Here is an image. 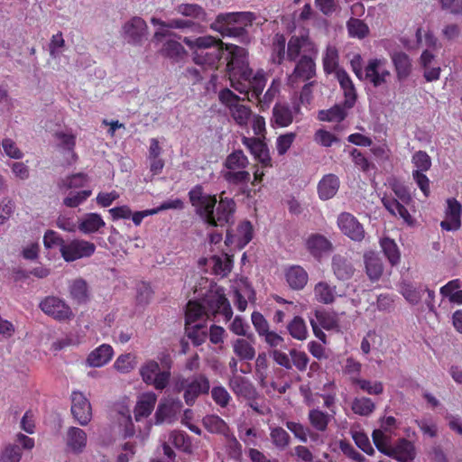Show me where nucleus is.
I'll use <instances>...</instances> for the list:
<instances>
[{
	"mask_svg": "<svg viewBox=\"0 0 462 462\" xmlns=\"http://www.w3.org/2000/svg\"><path fill=\"white\" fill-rule=\"evenodd\" d=\"M224 192L220 196L218 205L217 206L216 196L209 195L203 191L201 186L194 187L189 192V197L195 211L204 221L212 226H224L234 219L236 203L232 199L224 198Z\"/></svg>",
	"mask_w": 462,
	"mask_h": 462,
	"instance_id": "nucleus-1",
	"label": "nucleus"
},
{
	"mask_svg": "<svg viewBox=\"0 0 462 462\" xmlns=\"http://www.w3.org/2000/svg\"><path fill=\"white\" fill-rule=\"evenodd\" d=\"M225 49L229 52V60L226 64V76L230 81V86L240 94L250 98V88L252 79L254 78V70L249 67L247 51L245 49L233 45L226 44Z\"/></svg>",
	"mask_w": 462,
	"mask_h": 462,
	"instance_id": "nucleus-2",
	"label": "nucleus"
},
{
	"mask_svg": "<svg viewBox=\"0 0 462 462\" xmlns=\"http://www.w3.org/2000/svg\"><path fill=\"white\" fill-rule=\"evenodd\" d=\"M183 42L191 51L192 60L199 66L215 68L223 56L225 44L213 36L184 37Z\"/></svg>",
	"mask_w": 462,
	"mask_h": 462,
	"instance_id": "nucleus-3",
	"label": "nucleus"
},
{
	"mask_svg": "<svg viewBox=\"0 0 462 462\" xmlns=\"http://www.w3.org/2000/svg\"><path fill=\"white\" fill-rule=\"evenodd\" d=\"M218 99L227 109L232 122L242 129H248L254 112L245 104V97H241L226 88L219 91Z\"/></svg>",
	"mask_w": 462,
	"mask_h": 462,
	"instance_id": "nucleus-4",
	"label": "nucleus"
},
{
	"mask_svg": "<svg viewBox=\"0 0 462 462\" xmlns=\"http://www.w3.org/2000/svg\"><path fill=\"white\" fill-rule=\"evenodd\" d=\"M254 15L250 12L220 14L210 27L223 36H243L245 27L252 24Z\"/></svg>",
	"mask_w": 462,
	"mask_h": 462,
	"instance_id": "nucleus-5",
	"label": "nucleus"
},
{
	"mask_svg": "<svg viewBox=\"0 0 462 462\" xmlns=\"http://www.w3.org/2000/svg\"><path fill=\"white\" fill-rule=\"evenodd\" d=\"M252 80L253 81L251 82L250 88V101L255 99L260 109L264 110L269 107L271 103L274 100L275 97L280 92L281 82L279 79H273L265 93L263 94L267 82L266 72L262 69H257L254 73V78Z\"/></svg>",
	"mask_w": 462,
	"mask_h": 462,
	"instance_id": "nucleus-6",
	"label": "nucleus"
},
{
	"mask_svg": "<svg viewBox=\"0 0 462 462\" xmlns=\"http://www.w3.org/2000/svg\"><path fill=\"white\" fill-rule=\"evenodd\" d=\"M162 363L168 367L167 370L161 371L159 363L155 360H147L144 362L140 369L139 374L144 383L153 386L156 390H164L171 379V360L169 356L161 359Z\"/></svg>",
	"mask_w": 462,
	"mask_h": 462,
	"instance_id": "nucleus-7",
	"label": "nucleus"
},
{
	"mask_svg": "<svg viewBox=\"0 0 462 462\" xmlns=\"http://www.w3.org/2000/svg\"><path fill=\"white\" fill-rule=\"evenodd\" d=\"M209 388V380L203 374L194 375L191 378L178 376L174 383L176 392H184L183 399L189 406L193 405L199 395L208 393Z\"/></svg>",
	"mask_w": 462,
	"mask_h": 462,
	"instance_id": "nucleus-8",
	"label": "nucleus"
},
{
	"mask_svg": "<svg viewBox=\"0 0 462 462\" xmlns=\"http://www.w3.org/2000/svg\"><path fill=\"white\" fill-rule=\"evenodd\" d=\"M390 77L391 71L388 69L386 59L374 58L369 60L365 65L363 79L367 80L374 88H378L386 84Z\"/></svg>",
	"mask_w": 462,
	"mask_h": 462,
	"instance_id": "nucleus-9",
	"label": "nucleus"
},
{
	"mask_svg": "<svg viewBox=\"0 0 462 462\" xmlns=\"http://www.w3.org/2000/svg\"><path fill=\"white\" fill-rule=\"evenodd\" d=\"M318 49L308 35H293L287 44L286 57L291 61L300 59L301 56H317Z\"/></svg>",
	"mask_w": 462,
	"mask_h": 462,
	"instance_id": "nucleus-10",
	"label": "nucleus"
},
{
	"mask_svg": "<svg viewBox=\"0 0 462 462\" xmlns=\"http://www.w3.org/2000/svg\"><path fill=\"white\" fill-rule=\"evenodd\" d=\"M42 311L59 321L69 320L73 317L70 307L60 298L47 296L39 304Z\"/></svg>",
	"mask_w": 462,
	"mask_h": 462,
	"instance_id": "nucleus-11",
	"label": "nucleus"
},
{
	"mask_svg": "<svg viewBox=\"0 0 462 462\" xmlns=\"http://www.w3.org/2000/svg\"><path fill=\"white\" fill-rule=\"evenodd\" d=\"M96 246L93 243L85 240H73L61 245L60 254L66 262H72L94 254Z\"/></svg>",
	"mask_w": 462,
	"mask_h": 462,
	"instance_id": "nucleus-12",
	"label": "nucleus"
},
{
	"mask_svg": "<svg viewBox=\"0 0 462 462\" xmlns=\"http://www.w3.org/2000/svg\"><path fill=\"white\" fill-rule=\"evenodd\" d=\"M317 56H301L299 59L294 70L288 77V84L291 87H294L300 81H305L310 79L315 76L316 73V64L314 60Z\"/></svg>",
	"mask_w": 462,
	"mask_h": 462,
	"instance_id": "nucleus-13",
	"label": "nucleus"
},
{
	"mask_svg": "<svg viewBox=\"0 0 462 462\" xmlns=\"http://www.w3.org/2000/svg\"><path fill=\"white\" fill-rule=\"evenodd\" d=\"M337 226L341 232L353 241L361 242L365 237L363 226L350 213H341L337 217Z\"/></svg>",
	"mask_w": 462,
	"mask_h": 462,
	"instance_id": "nucleus-14",
	"label": "nucleus"
},
{
	"mask_svg": "<svg viewBox=\"0 0 462 462\" xmlns=\"http://www.w3.org/2000/svg\"><path fill=\"white\" fill-rule=\"evenodd\" d=\"M71 413L82 426L88 424L92 418V409L88 400L80 392H73L71 395Z\"/></svg>",
	"mask_w": 462,
	"mask_h": 462,
	"instance_id": "nucleus-15",
	"label": "nucleus"
},
{
	"mask_svg": "<svg viewBox=\"0 0 462 462\" xmlns=\"http://www.w3.org/2000/svg\"><path fill=\"white\" fill-rule=\"evenodd\" d=\"M241 142L262 167H272L269 149L262 138H251L244 135Z\"/></svg>",
	"mask_w": 462,
	"mask_h": 462,
	"instance_id": "nucleus-16",
	"label": "nucleus"
},
{
	"mask_svg": "<svg viewBox=\"0 0 462 462\" xmlns=\"http://www.w3.org/2000/svg\"><path fill=\"white\" fill-rule=\"evenodd\" d=\"M204 305L207 312H210L212 314L220 313L227 319L232 316V310L229 302L224 293L219 290L211 291L208 294L204 299Z\"/></svg>",
	"mask_w": 462,
	"mask_h": 462,
	"instance_id": "nucleus-17",
	"label": "nucleus"
},
{
	"mask_svg": "<svg viewBox=\"0 0 462 462\" xmlns=\"http://www.w3.org/2000/svg\"><path fill=\"white\" fill-rule=\"evenodd\" d=\"M462 206L456 199L447 200L445 219L441 221L440 226L447 231H456L461 226Z\"/></svg>",
	"mask_w": 462,
	"mask_h": 462,
	"instance_id": "nucleus-18",
	"label": "nucleus"
},
{
	"mask_svg": "<svg viewBox=\"0 0 462 462\" xmlns=\"http://www.w3.org/2000/svg\"><path fill=\"white\" fill-rule=\"evenodd\" d=\"M148 26L141 17H133L126 22L123 28V35L125 39L131 43H139L147 34Z\"/></svg>",
	"mask_w": 462,
	"mask_h": 462,
	"instance_id": "nucleus-19",
	"label": "nucleus"
},
{
	"mask_svg": "<svg viewBox=\"0 0 462 462\" xmlns=\"http://www.w3.org/2000/svg\"><path fill=\"white\" fill-rule=\"evenodd\" d=\"M386 456L396 459L399 462H412L416 457V448L412 442L406 439H399Z\"/></svg>",
	"mask_w": 462,
	"mask_h": 462,
	"instance_id": "nucleus-20",
	"label": "nucleus"
},
{
	"mask_svg": "<svg viewBox=\"0 0 462 462\" xmlns=\"http://www.w3.org/2000/svg\"><path fill=\"white\" fill-rule=\"evenodd\" d=\"M181 406V402L179 400H162L155 411L156 423L172 422L180 412Z\"/></svg>",
	"mask_w": 462,
	"mask_h": 462,
	"instance_id": "nucleus-21",
	"label": "nucleus"
},
{
	"mask_svg": "<svg viewBox=\"0 0 462 462\" xmlns=\"http://www.w3.org/2000/svg\"><path fill=\"white\" fill-rule=\"evenodd\" d=\"M331 269L338 281H348L356 273L351 259L342 254H335L332 257Z\"/></svg>",
	"mask_w": 462,
	"mask_h": 462,
	"instance_id": "nucleus-22",
	"label": "nucleus"
},
{
	"mask_svg": "<svg viewBox=\"0 0 462 462\" xmlns=\"http://www.w3.org/2000/svg\"><path fill=\"white\" fill-rule=\"evenodd\" d=\"M228 385L233 393L239 397L252 400L256 396L255 388L246 378L241 375H232L229 379Z\"/></svg>",
	"mask_w": 462,
	"mask_h": 462,
	"instance_id": "nucleus-23",
	"label": "nucleus"
},
{
	"mask_svg": "<svg viewBox=\"0 0 462 462\" xmlns=\"http://www.w3.org/2000/svg\"><path fill=\"white\" fill-rule=\"evenodd\" d=\"M157 402V395L153 392H147L142 393L136 402L134 408V418L136 420H141L147 418L154 409Z\"/></svg>",
	"mask_w": 462,
	"mask_h": 462,
	"instance_id": "nucleus-24",
	"label": "nucleus"
},
{
	"mask_svg": "<svg viewBox=\"0 0 462 462\" xmlns=\"http://www.w3.org/2000/svg\"><path fill=\"white\" fill-rule=\"evenodd\" d=\"M178 14L190 18L191 21L200 24L208 20V14L205 9L198 4L183 3L175 7Z\"/></svg>",
	"mask_w": 462,
	"mask_h": 462,
	"instance_id": "nucleus-25",
	"label": "nucleus"
},
{
	"mask_svg": "<svg viewBox=\"0 0 462 462\" xmlns=\"http://www.w3.org/2000/svg\"><path fill=\"white\" fill-rule=\"evenodd\" d=\"M365 273L371 281H377L383 274V266L381 258L373 251L364 254Z\"/></svg>",
	"mask_w": 462,
	"mask_h": 462,
	"instance_id": "nucleus-26",
	"label": "nucleus"
},
{
	"mask_svg": "<svg viewBox=\"0 0 462 462\" xmlns=\"http://www.w3.org/2000/svg\"><path fill=\"white\" fill-rule=\"evenodd\" d=\"M251 341L245 338H236L232 341L231 346L235 356L240 361H251L255 357V348Z\"/></svg>",
	"mask_w": 462,
	"mask_h": 462,
	"instance_id": "nucleus-27",
	"label": "nucleus"
},
{
	"mask_svg": "<svg viewBox=\"0 0 462 462\" xmlns=\"http://www.w3.org/2000/svg\"><path fill=\"white\" fill-rule=\"evenodd\" d=\"M66 444L70 451L80 453L87 445L86 432L77 427H70L67 431Z\"/></svg>",
	"mask_w": 462,
	"mask_h": 462,
	"instance_id": "nucleus-28",
	"label": "nucleus"
},
{
	"mask_svg": "<svg viewBox=\"0 0 462 462\" xmlns=\"http://www.w3.org/2000/svg\"><path fill=\"white\" fill-rule=\"evenodd\" d=\"M336 78L338 80L341 88L344 90L345 95V106L347 108H351L356 99V93L354 87V84L348 76V74L344 69L337 70Z\"/></svg>",
	"mask_w": 462,
	"mask_h": 462,
	"instance_id": "nucleus-29",
	"label": "nucleus"
},
{
	"mask_svg": "<svg viewBox=\"0 0 462 462\" xmlns=\"http://www.w3.org/2000/svg\"><path fill=\"white\" fill-rule=\"evenodd\" d=\"M114 355L111 346L103 344L94 349L88 356L87 362L90 366L100 367L107 364Z\"/></svg>",
	"mask_w": 462,
	"mask_h": 462,
	"instance_id": "nucleus-30",
	"label": "nucleus"
},
{
	"mask_svg": "<svg viewBox=\"0 0 462 462\" xmlns=\"http://www.w3.org/2000/svg\"><path fill=\"white\" fill-rule=\"evenodd\" d=\"M339 183V179L336 175H325L318 186L319 198L324 200L333 198L338 190Z\"/></svg>",
	"mask_w": 462,
	"mask_h": 462,
	"instance_id": "nucleus-31",
	"label": "nucleus"
},
{
	"mask_svg": "<svg viewBox=\"0 0 462 462\" xmlns=\"http://www.w3.org/2000/svg\"><path fill=\"white\" fill-rule=\"evenodd\" d=\"M213 273L220 277H226L232 270L233 261L226 254L213 255L207 260Z\"/></svg>",
	"mask_w": 462,
	"mask_h": 462,
	"instance_id": "nucleus-32",
	"label": "nucleus"
},
{
	"mask_svg": "<svg viewBox=\"0 0 462 462\" xmlns=\"http://www.w3.org/2000/svg\"><path fill=\"white\" fill-rule=\"evenodd\" d=\"M313 292L317 301L323 304L333 303L337 296V287L324 281L319 282L314 286Z\"/></svg>",
	"mask_w": 462,
	"mask_h": 462,
	"instance_id": "nucleus-33",
	"label": "nucleus"
},
{
	"mask_svg": "<svg viewBox=\"0 0 462 462\" xmlns=\"http://www.w3.org/2000/svg\"><path fill=\"white\" fill-rule=\"evenodd\" d=\"M289 286L293 290H301L308 282L307 272L299 265L290 267L285 273Z\"/></svg>",
	"mask_w": 462,
	"mask_h": 462,
	"instance_id": "nucleus-34",
	"label": "nucleus"
},
{
	"mask_svg": "<svg viewBox=\"0 0 462 462\" xmlns=\"http://www.w3.org/2000/svg\"><path fill=\"white\" fill-rule=\"evenodd\" d=\"M294 118L293 111L285 105L276 104L273 108L272 123L279 127H287Z\"/></svg>",
	"mask_w": 462,
	"mask_h": 462,
	"instance_id": "nucleus-35",
	"label": "nucleus"
},
{
	"mask_svg": "<svg viewBox=\"0 0 462 462\" xmlns=\"http://www.w3.org/2000/svg\"><path fill=\"white\" fill-rule=\"evenodd\" d=\"M105 226V221L97 213H88L84 215L79 221L78 228L84 234L97 232Z\"/></svg>",
	"mask_w": 462,
	"mask_h": 462,
	"instance_id": "nucleus-36",
	"label": "nucleus"
},
{
	"mask_svg": "<svg viewBox=\"0 0 462 462\" xmlns=\"http://www.w3.org/2000/svg\"><path fill=\"white\" fill-rule=\"evenodd\" d=\"M391 58L395 67L398 79L402 80L406 79L411 71V61L409 56L402 51H399L393 53Z\"/></svg>",
	"mask_w": 462,
	"mask_h": 462,
	"instance_id": "nucleus-37",
	"label": "nucleus"
},
{
	"mask_svg": "<svg viewBox=\"0 0 462 462\" xmlns=\"http://www.w3.org/2000/svg\"><path fill=\"white\" fill-rule=\"evenodd\" d=\"M306 245L308 250L316 257L320 256L322 254L328 253L332 249L331 243L321 235L310 236L308 238Z\"/></svg>",
	"mask_w": 462,
	"mask_h": 462,
	"instance_id": "nucleus-38",
	"label": "nucleus"
},
{
	"mask_svg": "<svg viewBox=\"0 0 462 462\" xmlns=\"http://www.w3.org/2000/svg\"><path fill=\"white\" fill-rule=\"evenodd\" d=\"M382 202L385 208L393 216H399L404 223L408 226L414 225V219L407 210V208L400 204L396 199H382Z\"/></svg>",
	"mask_w": 462,
	"mask_h": 462,
	"instance_id": "nucleus-39",
	"label": "nucleus"
},
{
	"mask_svg": "<svg viewBox=\"0 0 462 462\" xmlns=\"http://www.w3.org/2000/svg\"><path fill=\"white\" fill-rule=\"evenodd\" d=\"M202 424L210 433L220 434L226 438L229 437V428L227 424L217 415L205 416L202 420Z\"/></svg>",
	"mask_w": 462,
	"mask_h": 462,
	"instance_id": "nucleus-40",
	"label": "nucleus"
},
{
	"mask_svg": "<svg viewBox=\"0 0 462 462\" xmlns=\"http://www.w3.org/2000/svg\"><path fill=\"white\" fill-rule=\"evenodd\" d=\"M71 298L79 303L86 302L89 299V290L85 280L79 278L69 284Z\"/></svg>",
	"mask_w": 462,
	"mask_h": 462,
	"instance_id": "nucleus-41",
	"label": "nucleus"
},
{
	"mask_svg": "<svg viewBox=\"0 0 462 462\" xmlns=\"http://www.w3.org/2000/svg\"><path fill=\"white\" fill-rule=\"evenodd\" d=\"M249 165V160L242 150H236L228 154L224 166L229 170H245Z\"/></svg>",
	"mask_w": 462,
	"mask_h": 462,
	"instance_id": "nucleus-42",
	"label": "nucleus"
},
{
	"mask_svg": "<svg viewBox=\"0 0 462 462\" xmlns=\"http://www.w3.org/2000/svg\"><path fill=\"white\" fill-rule=\"evenodd\" d=\"M425 291L426 287H416L410 283H402L400 291L409 303L416 305L421 300Z\"/></svg>",
	"mask_w": 462,
	"mask_h": 462,
	"instance_id": "nucleus-43",
	"label": "nucleus"
},
{
	"mask_svg": "<svg viewBox=\"0 0 462 462\" xmlns=\"http://www.w3.org/2000/svg\"><path fill=\"white\" fill-rule=\"evenodd\" d=\"M270 438L273 445L279 450H284L290 445L291 437L282 427L270 428Z\"/></svg>",
	"mask_w": 462,
	"mask_h": 462,
	"instance_id": "nucleus-44",
	"label": "nucleus"
},
{
	"mask_svg": "<svg viewBox=\"0 0 462 462\" xmlns=\"http://www.w3.org/2000/svg\"><path fill=\"white\" fill-rule=\"evenodd\" d=\"M169 443L186 453L192 452L191 440L187 434L181 431H171L169 435Z\"/></svg>",
	"mask_w": 462,
	"mask_h": 462,
	"instance_id": "nucleus-45",
	"label": "nucleus"
},
{
	"mask_svg": "<svg viewBox=\"0 0 462 462\" xmlns=\"http://www.w3.org/2000/svg\"><path fill=\"white\" fill-rule=\"evenodd\" d=\"M323 68L327 73H336L338 68V52L336 47L328 45L323 56Z\"/></svg>",
	"mask_w": 462,
	"mask_h": 462,
	"instance_id": "nucleus-46",
	"label": "nucleus"
},
{
	"mask_svg": "<svg viewBox=\"0 0 462 462\" xmlns=\"http://www.w3.org/2000/svg\"><path fill=\"white\" fill-rule=\"evenodd\" d=\"M290 335L297 339L303 341L308 337V328L302 318L296 316L287 326Z\"/></svg>",
	"mask_w": 462,
	"mask_h": 462,
	"instance_id": "nucleus-47",
	"label": "nucleus"
},
{
	"mask_svg": "<svg viewBox=\"0 0 462 462\" xmlns=\"http://www.w3.org/2000/svg\"><path fill=\"white\" fill-rule=\"evenodd\" d=\"M380 245L391 264H397L400 262L401 254L396 243L393 239L385 237L381 239Z\"/></svg>",
	"mask_w": 462,
	"mask_h": 462,
	"instance_id": "nucleus-48",
	"label": "nucleus"
},
{
	"mask_svg": "<svg viewBox=\"0 0 462 462\" xmlns=\"http://www.w3.org/2000/svg\"><path fill=\"white\" fill-rule=\"evenodd\" d=\"M352 384L357 385L362 391L368 394L379 395L383 392V385L381 382H372L356 376L351 377Z\"/></svg>",
	"mask_w": 462,
	"mask_h": 462,
	"instance_id": "nucleus-49",
	"label": "nucleus"
},
{
	"mask_svg": "<svg viewBox=\"0 0 462 462\" xmlns=\"http://www.w3.org/2000/svg\"><path fill=\"white\" fill-rule=\"evenodd\" d=\"M351 409L356 414L360 416H368L375 409V404L370 398H355L353 400Z\"/></svg>",
	"mask_w": 462,
	"mask_h": 462,
	"instance_id": "nucleus-50",
	"label": "nucleus"
},
{
	"mask_svg": "<svg viewBox=\"0 0 462 462\" xmlns=\"http://www.w3.org/2000/svg\"><path fill=\"white\" fill-rule=\"evenodd\" d=\"M346 28L351 37L363 39L369 33V28L365 23L357 18H350L346 23Z\"/></svg>",
	"mask_w": 462,
	"mask_h": 462,
	"instance_id": "nucleus-51",
	"label": "nucleus"
},
{
	"mask_svg": "<svg viewBox=\"0 0 462 462\" xmlns=\"http://www.w3.org/2000/svg\"><path fill=\"white\" fill-rule=\"evenodd\" d=\"M161 53L171 59H178L185 54V49L178 41L168 40L163 43Z\"/></svg>",
	"mask_w": 462,
	"mask_h": 462,
	"instance_id": "nucleus-52",
	"label": "nucleus"
},
{
	"mask_svg": "<svg viewBox=\"0 0 462 462\" xmlns=\"http://www.w3.org/2000/svg\"><path fill=\"white\" fill-rule=\"evenodd\" d=\"M372 437L377 449L386 455V452L392 448L391 433L377 429L373 431Z\"/></svg>",
	"mask_w": 462,
	"mask_h": 462,
	"instance_id": "nucleus-53",
	"label": "nucleus"
},
{
	"mask_svg": "<svg viewBox=\"0 0 462 462\" xmlns=\"http://www.w3.org/2000/svg\"><path fill=\"white\" fill-rule=\"evenodd\" d=\"M223 178L230 184L239 185L247 183L251 174L246 170H229L223 171Z\"/></svg>",
	"mask_w": 462,
	"mask_h": 462,
	"instance_id": "nucleus-54",
	"label": "nucleus"
},
{
	"mask_svg": "<svg viewBox=\"0 0 462 462\" xmlns=\"http://www.w3.org/2000/svg\"><path fill=\"white\" fill-rule=\"evenodd\" d=\"M309 420L317 430L325 431L329 422V416L319 410L314 409L309 413Z\"/></svg>",
	"mask_w": 462,
	"mask_h": 462,
	"instance_id": "nucleus-55",
	"label": "nucleus"
},
{
	"mask_svg": "<svg viewBox=\"0 0 462 462\" xmlns=\"http://www.w3.org/2000/svg\"><path fill=\"white\" fill-rule=\"evenodd\" d=\"M346 109L348 108L345 105L343 106L340 105L334 106L327 111H320L319 119L322 121L340 122L346 116Z\"/></svg>",
	"mask_w": 462,
	"mask_h": 462,
	"instance_id": "nucleus-56",
	"label": "nucleus"
},
{
	"mask_svg": "<svg viewBox=\"0 0 462 462\" xmlns=\"http://www.w3.org/2000/svg\"><path fill=\"white\" fill-rule=\"evenodd\" d=\"M167 28L180 29V30L189 29L190 31L196 32H204V27L202 25H200L198 23H195L191 20H185V19H181V18H174V19L170 20L167 23Z\"/></svg>",
	"mask_w": 462,
	"mask_h": 462,
	"instance_id": "nucleus-57",
	"label": "nucleus"
},
{
	"mask_svg": "<svg viewBox=\"0 0 462 462\" xmlns=\"http://www.w3.org/2000/svg\"><path fill=\"white\" fill-rule=\"evenodd\" d=\"M286 40L282 34H276L273 41L272 60L277 64H281L285 58Z\"/></svg>",
	"mask_w": 462,
	"mask_h": 462,
	"instance_id": "nucleus-58",
	"label": "nucleus"
},
{
	"mask_svg": "<svg viewBox=\"0 0 462 462\" xmlns=\"http://www.w3.org/2000/svg\"><path fill=\"white\" fill-rule=\"evenodd\" d=\"M88 180V178L85 173H76L62 179L59 183V187L66 189L81 188L85 186Z\"/></svg>",
	"mask_w": 462,
	"mask_h": 462,
	"instance_id": "nucleus-59",
	"label": "nucleus"
},
{
	"mask_svg": "<svg viewBox=\"0 0 462 462\" xmlns=\"http://www.w3.org/2000/svg\"><path fill=\"white\" fill-rule=\"evenodd\" d=\"M203 314H208L205 305L195 301H189L186 310V325L191 326Z\"/></svg>",
	"mask_w": 462,
	"mask_h": 462,
	"instance_id": "nucleus-60",
	"label": "nucleus"
},
{
	"mask_svg": "<svg viewBox=\"0 0 462 462\" xmlns=\"http://www.w3.org/2000/svg\"><path fill=\"white\" fill-rule=\"evenodd\" d=\"M411 162L415 167L414 171H427L431 167V159L426 152L418 151L411 158Z\"/></svg>",
	"mask_w": 462,
	"mask_h": 462,
	"instance_id": "nucleus-61",
	"label": "nucleus"
},
{
	"mask_svg": "<svg viewBox=\"0 0 462 462\" xmlns=\"http://www.w3.org/2000/svg\"><path fill=\"white\" fill-rule=\"evenodd\" d=\"M135 365V357L132 354L121 355L114 364V367L120 373H128Z\"/></svg>",
	"mask_w": 462,
	"mask_h": 462,
	"instance_id": "nucleus-62",
	"label": "nucleus"
},
{
	"mask_svg": "<svg viewBox=\"0 0 462 462\" xmlns=\"http://www.w3.org/2000/svg\"><path fill=\"white\" fill-rule=\"evenodd\" d=\"M91 190H81L78 192H70L64 199L63 204L69 208H76L83 203L90 195Z\"/></svg>",
	"mask_w": 462,
	"mask_h": 462,
	"instance_id": "nucleus-63",
	"label": "nucleus"
},
{
	"mask_svg": "<svg viewBox=\"0 0 462 462\" xmlns=\"http://www.w3.org/2000/svg\"><path fill=\"white\" fill-rule=\"evenodd\" d=\"M22 453L18 446L9 445L0 454V462H20Z\"/></svg>",
	"mask_w": 462,
	"mask_h": 462,
	"instance_id": "nucleus-64",
	"label": "nucleus"
}]
</instances>
